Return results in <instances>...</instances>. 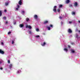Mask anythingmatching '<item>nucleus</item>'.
Here are the masks:
<instances>
[{"label": "nucleus", "instance_id": "nucleus-1", "mask_svg": "<svg viewBox=\"0 0 80 80\" xmlns=\"http://www.w3.org/2000/svg\"><path fill=\"white\" fill-rule=\"evenodd\" d=\"M57 6H55L53 7V11L54 12H55V13H56L57 12Z\"/></svg>", "mask_w": 80, "mask_h": 80}, {"label": "nucleus", "instance_id": "nucleus-2", "mask_svg": "<svg viewBox=\"0 0 80 80\" xmlns=\"http://www.w3.org/2000/svg\"><path fill=\"white\" fill-rule=\"evenodd\" d=\"M18 3L20 5H21L22 4V0H20L18 2Z\"/></svg>", "mask_w": 80, "mask_h": 80}, {"label": "nucleus", "instance_id": "nucleus-3", "mask_svg": "<svg viewBox=\"0 0 80 80\" xmlns=\"http://www.w3.org/2000/svg\"><path fill=\"white\" fill-rule=\"evenodd\" d=\"M74 6L76 7H77V6H78V3H77V2H76L74 3Z\"/></svg>", "mask_w": 80, "mask_h": 80}, {"label": "nucleus", "instance_id": "nucleus-4", "mask_svg": "<svg viewBox=\"0 0 80 80\" xmlns=\"http://www.w3.org/2000/svg\"><path fill=\"white\" fill-rule=\"evenodd\" d=\"M68 32V33H72V31L70 29H69Z\"/></svg>", "mask_w": 80, "mask_h": 80}, {"label": "nucleus", "instance_id": "nucleus-5", "mask_svg": "<svg viewBox=\"0 0 80 80\" xmlns=\"http://www.w3.org/2000/svg\"><path fill=\"white\" fill-rule=\"evenodd\" d=\"M0 53L1 54H4V51H2V50L0 49Z\"/></svg>", "mask_w": 80, "mask_h": 80}, {"label": "nucleus", "instance_id": "nucleus-6", "mask_svg": "<svg viewBox=\"0 0 80 80\" xmlns=\"http://www.w3.org/2000/svg\"><path fill=\"white\" fill-rule=\"evenodd\" d=\"M12 64H10V65H9V67L10 69H11L12 67Z\"/></svg>", "mask_w": 80, "mask_h": 80}, {"label": "nucleus", "instance_id": "nucleus-7", "mask_svg": "<svg viewBox=\"0 0 80 80\" xmlns=\"http://www.w3.org/2000/svg\"><path fill=\"white\" fill-rule=\"evenodd\" d=\"M34 18L35 19H37L38 18V16L37 15H35L34 16Z\"/></svg>", "mask_w": 80, "mask_h": 80}, {"label": "nucleus", "instance_id": "nucleus-8", "mask_svg": "<svg viewBox=\"0 0 80 80\" xmlns=\"http://www.w3.org/2000/svg\"><path fill=\"white\" fill-rule=\"evenodd\" d=\"M46 45V43L45 42H44L43 44H41V45L43 47H44Z\"/></svg>", "mask_w": 80, "mask_h": 80}, {"label": "nucleus", "instance_id": "nucleus-9", "mask_svg": "<svg viewBox=\"0 0 80 80\" xmlns=\"http://www.w3.org/2000/svg\"><path fill=\"white\" fill-rule=\"evenodd\" d=\"M48 21H45L44 22H43V24H46L47 23H48Z\"/></svg>", "mask_w": 80, "mask_h": 80}, {"label": "nucleus", "instance_id": "nucleus-10", "mask_svg": "<svg viewBox=\"0 0 80 80\" xmlns=\"http://www.w3.org/2000/svg\"><path fill=\"white\" fill-rule=\"evenodd\" d=\"M71 52L72 53H75V50L73 49H71Z\"/></svg>", "mask_w": 80, "mask_h": 80}, {"label": "nucleus", "instance_id": "nucleus-11", "mask_svg": "<svg viewBox=\"0 0 80 80\" xmlns=\"http://www.w3.org/2000/svg\"><path fill=\"white\" fill-rule=\"evenodd\" d=\"M23 26H24L23 24H21L19 25V27H20V28H22V27H23Z\"/></svg>", "mask_w": 80, "mask_h": 80}, {"label": "nucleus", "instance_id": "nucleus-12", "mask_svg": "<svg viewBox=\"0 0 80 80\" xmlns=\"http://www.w3.org/2000/svg\"><path fill=\"white\" fill-rule=\"evenodd\" d=\"M9 3V2H5V6H7L8 5Z\"/></svg>", "mask_w": 80, "mask_h": 80}, {"label": "nucleus", "instance_id": "nucleus-13", "mask_svg": "<svg viewBox=\"0 0 80 80\" xmlns=\"http://www.w3.org/2000/svg\"><path fill=\"white\" fill-rule=\"evenodd\" d=\"M64 51H65L66 52H68V49H67L66 48H64Z\"/></svg>", "mask_w": 80, "mask_h": 80}, {"label": "nucleus", "instance_id": "nucleus-14", "mask_svg": "<svg viewBox=\"0 0 80 80\" xmlns=\"http://www.w3.org/2000/svg\"><path fill=\"white\" fill-rule=\"evenodd\" d=\"M26 22H28L29 21V18H27L26 19Z\"/></svg>", "mask_w": 80, "mask_h": 80}, {"label": "nucleus", "instance_id": "nucleus-15", "mask_svg": "<svg viewBox=\"0 0 80 80\" xmlns=\"http://www.w3.org/2000/svg\"><path fill=\"white\" fill-rule=\"evenodd\" d=\"M2 11L0 10V16H2Z\"/></svg>", "mask_w": 80, "mask_h": 80}, {"label": "nucleus", "instance_id": "nucleus-16", "mask_svg": "<svg viewBox=\"0 0 80 80\" xmlns=\"http://www.w3.org/2000/svg\"><path fill=\"white\" fill-rule=\"evenodd\" d=\"M70 2V0H66V3H68Z\"/></svg>", "mask_w": 80, "mask_h": 80}, {"label": "nucleus", "instance_id": "nucleus-17", "mask_svg": "<svg viewBox=\"0 0 80 80\" xmlns=\"http://www.w3.org/2000/svg\"><path fill=\"white\" fill-rule=\"evenodd\" d=\"M15 42V39L12 40V44H13Z\"/></svg>", "mask_w": 80, "mask_h": 80}, {"label": "nucleus", "instance_id": "nucleus-18", "mask_svg": "<svg viewBox=\"0 0 80 80\" xmlns=\"http://www.w3.org/2000/svg\"><path fill=\"white\" fill-rule=\"evenodd\" d=\"M21 13L22 14H24V13H25V11H22Z\"/></svg>", "mask_w": 80, "mask_h": 80}, {"label": "nucleus", "instance_id": "nucleus-19", "mask_svg": "<svg viewBox=\"0 0 80 80\" xmlns=\"http://www.w3.org/2000/svg\"><path fill=\"white\" fill-rule=\"evenodd\" d=\"M70 7L72 8L73 7V5L72 4H70L69 5Z\"/></svg>", "mask_w": 80, "mask_h": 80}, {"label": "nucleus", "instance_id": "nucleus-20", "mask_svg": "<svg viewBox=\"0 0 80 80\" xmlns=\"http://www.w3.org/2000/svg\"><path fill=\"white\" fill-rule=\"evenodd\" d=\"M59 7L61 8V7H63V5H62V4H60L59 5Z\"/></svg>", "mask_w": 80, "mask_h": 80}, {"label": "nucleus", "instance_id": "nucleus-21", "mask_svg": "<svg viewBox=\"0 0 80 80\" xmlns=\"http://www.w3.org/2000/svg\"><path fill=\"white\" fill-rule=\"evenodd\" d=\"M28 28L30 29H31V28H32V27H31L30 26H29Z\"/></svg>", "mask_w": 80, "mask_h": 80}, {"label": "nucleus", "instance_id": "nucleus-22", "mask_svg": "<svg viewBox=\"0 0 80 80\" xmlns=\"http://www.w3.org/2000/svg\"><path fill=\"white\" fill-rule=\"evenodd\" d=\"M57 11H58V12H59L60 11V9H58Z\"/></svg>", "mask_w": 80, "mask_h": 80}, {"label": "nucleus", "instance_id": "nucleus-23", "mask_svg": "<svg viewBox=\"0 0 80 80\" xmlns=\"http://www.w3.org/2000/svg\"><path fill=\"white\" fill-rule=\"evenodd\" d=\"M72 15H75V12H72Z\"/></svg>", "mask_w": 80, "mask_h": 80}, {"label": "nucleus", "instance_id": "nucleus-24", "mask_svg": "<svg viewBox=\"0 0 80 80\" xmlns=\"http://www.w3.org/2000/svg\"><path fill=\"white\" fill-rule=\"evenodd\" d=\"M29 26H28V25H26V28H28V27Z\"/></svg>", "mask_w": 80, "mask_h": 80}, {"label": "nucleus", "instance_id": "nucleus-25", "mask_svg": "<svg viewBox=\"0 0 80 80\" xmlns=\"http://www.w3.org/2000/svg\"><path fill=\"white\" fill-rule=\"evenodd\" d=\"M48 30H50V27H48Z\"/></svg>", "mask_w": 80, "mask_h": 80}, {"label": "nucleus", "instance_id": "nucleus-26", "mask_svg": "<svg viewBox=\"0 0 80 80\" xmlns=\"http://www.w3.org/2000/svg\"><path fill=\"white\" fill-rule=\"evenodd\" d=\"M5 24H7L8 23V21H7L5 22Z\"/></svg>", "mask_w": 80, "mask_h": 80}, {"label": "nucleus", "instance_id": "nucleus-27", "mask_svg": "<svg viewBox=\"0 0 80 80\" xmlns=\"http://www.w3.org/2000/svg\"><path fill=\"white\" fill-rule=\"evenodd\" d=\"M8 63H10V60H8Z\"/></svg>", "mask_w": 80, "mask_h": 80}, {"label": "nucleus", "instance_id": "nucleus-28", "mask_svg": "<svg viewBox=\"0 0 80 80\" xmlns=\"http://www.w3.org/2000/svg\"><path fill=\"white\" fill-rule=\"evenodd\" d=\"M17 7L18 8H20V6H19V5H17Z\"/></svg>", "mask_w": 80, "mask_h": 80}, {"label": "nucleus", "instance_id": "nucleus-29", "mask_svg": "<svg viewBox=\"0 0 80 80\" xmlns=\"http://www.w3.org/2000/svg\"><path fill=\"white\" fill-rule=\"evenodd\" d=\"M29 34H32V32L31 31H29Z\"/></svg>", "mask_w": 80, "mask_h": 80}, {"label": "nucleus", "instance_id": "nucleus-30", "mask_svg": "<svg viewBox=\"0 0 80 80\" xmlns=\"http://www.w3.org/2000/svg\"><path fill=\"white\" fill-rule=\"evenodd\" d=\"M50 27H52L53 28V25H50Z\"/></svg>", "mask_w": 80, "mask_h": 80}, {"label": "nucleus", "instance_id": "nucleus-31", "mask_svg": "<svg viewBox=\"0 0 80 80\" xmlns=\"http://www.w3.org/2000/svg\"><path fill=\"white\" fill-rule=\"evenodd\" d=\"M3 18V19H4V20H6V17H4Z\"/></svg>", "mask_w": 80, "mask_h": 80}, {"label": "nucleus", "instance_id": "nucleus-32", "mask_svg": "<svg viewBox=\"0 0 80 80\" xmlns=\"http://www.w3.org/2000/svg\"><path fill=\"white\" fill-rule=\"evenodd\" d=\"M36 31H37V32L39 31V29L38 28H37L36 29Z\"/></svg>", "mask_w": 80, "mask_h": 80}, {"label": "nucleus", "instance_id": "nucleus-33", "mask_svg": "<svg viewBox=\"0 0 80 80\" xmlns=\"http://www.w3.org/2000/svg\"><path fill=\"white\" fill-rule=\"evenodd\" d=\"M36 37L37 38H38V37H40V36L39 35H37L36 36Z\"/></svg>", "mask_w": 80, "mask_h": 80}, {"label": "nucleus", "instance_id": "nucleus-34", "mask_svg": "<svg viewBox=\"0 0 80 80\" xmlns=\"http://www.w3.org/2000/svg\"><path fill=\"white\" fill-rule=\"evenodd\" d=\"M59 18H60V19H62V17H61V16H59Z\"/></svg>", "mask_w": 80, "mask_h": 80}, {"label": "nucleus", "instance_id": "nucleus-35", "mask_svg": "<svg viewBox=\"0 0 80 80\" xmlns=\"http://www.w3.org/2000/svg\"><path fill=\"white\" fill-rule=\"evenodd\" d=\"M18 8H16V10H18Z\"/></svg>", "mask_w": 80, "mask_h": 80}, {"label": "nucleus", "instance_id": "nucleus-36", "mask_svg": "<svg viewBox=\"0 0 80 80\" xmlns=\"http://www.w3.org/2000/svg\"><path fill=\"white\" fill-rule=\"evenodd\" d=\"M8 34H10V33H11V32H8Z\"/></svg>", "mask_w": 80, "mask_h": 80}, {"label": "nucleus", "instance_id": "nucleus-37", "mask_svg": "<svg viewBox=\"0 0 80 80\" xmlns=\"http://www.w3.org/2000/svg\"><path fill=\"white\" fill-rule=\"evenodd\" d=\"M68 48H70V46L69 45H68Z\"/></svg>", "mask_w": 80, "mask_h": 80}, {"label": "nucleus", "instance_id": "nucleus-38", "mask_svg": "<svg viewBox=\"0 0 80 80\" xmlns=\"http://www.w3.org/2000/svg\"><path fill=\"white\" fill-rule=\"evenodd\" d=\"M71 44H72V45H74V43L73 42H72L71 43Z\"/></svg>", "mask_w": 80, "mask_h": 80}, {"label": "nucleus", "instance_id": "nucleus-39", "mask_svg": "<svg viewBox=\"0 0 80 80\" xmlns=\"http://www.w3.org/2000/svg\"><path fill=\"white\" fill-rule=\"evenodd\" d=\"M0 69L1 70H3V68H0Z\"/></svg>", "mask_w": 80, "mask_h": 80}, {"label": "nucleus", "instance_id": "nucleus-40", "mask_svg": "<svg viewBox=\"0 0 80 80\" xmlns=\"http://www.w3.org/2000/svg\"><path fill=\"white\" fill-rule=\"evenodd\" d=\"M4 12H7V10L5 9V10H4Z\"/></svg>", "mask_w": 80, "mask_h": 80}, {"label": "nucleus", "instance_id": "nucleus-41", "mask_svg": "<svg viewBox=\"0 0 80 80\" xmlns=\"http://www.w3.org/2000/svg\"><path fill=\"white\" fill-rule=\"evenodd\" d=\"M76 37L77 38L78 37V34H76Z\"/></svg>", "mask_w": 80, "mask_h": 80}, {"label": "nucleus", "instance_id": "nucleus-42", "mask_svg": "<svg viewBox=\"0 0 80 80\" xmlns=\"http://www.w3.org/2000/svg\"><path fill=\"white\" fill-rule=\"evenodd\" d=\"M3 42H1V45H3Z\"/></svg>", "mask_w": 80, "mask_h": 80}, {"label": "nucleus", "instance_id": "nucleus-43", "mask_svg": "<svg viewBox=\"0 0 80 80\" xmlns=\"http://www.w3.org/2000/svg\"><path fill=\"white\" fill-rule=\"evenodd\" d=\"M69 23H72V22L70 21V22H69Z\"/></svg>", "mask_w": 80, "mask_h": 80}, {"label": "nucleus", "instance_id": "nucleus-44", "mask_svg": "<svg viewBox=\"0 0 80 80\" xmlns=\"http://www.w3.org/2000/svg\"><path fill=\"white\" fill-rule=\"evenodd\" d=\"M76 32H77V31H78V29H76Z\"/></svg>", "mask_w": 80, "mask_h": 80}, {"label": "nucleus", "instance_id": "nucleus-45", "mask_svg": "<svg viewBox=\"0 0 80 80\" xmlns=\"http://www.w3.org/2000/svg\"><path fill=\"white\" fill-rule=\"evenodd\" d=\"M17 73H20V71H18Z\"/></svg>", "mask_w": 80, "mask_h": 80}, {"label": "nucleus", "instance_id": "nucleus-46", "mask_svg": "<svg viewBox=\"0 0 80 80\" xmlns=\"http://www.w3.org/2000/svg\"><path fill=\"white\" fill-rule=\"evenodd\" d=\"M2 63V62H0V64H1Z\"/></svg>", "mask_w": 80, "mask_h": 80}, {"label": "nucleus", "instance_id": "nucleus-47", "mask_svg": "<svg viewBox=\"0 0 80 80\" xmlns=\"http://www.w3.org/2000/svg\"><path fill=\"white\" fill-rule=\"evenodd\" d=\"M78 22L79 23H80V21H78Z\"/></svg>", "mask_w": 80, "mask_h": 80}, {"label": "nucleus", "instance_id": "nucleus-48", "mask_svg": "<svg viewBox=\"0 0 80 80\" xmlns=\"http://www.w3.org/2000/svg\"><path fill=\"white\" fill-rule=\"evenodd\" d=\"M78 32H79V33H80V30L78 31Z\"/></svg>", "mask_w": 80, "mask_h": 80}, {"label": "nucleus", "instance_id": "nucleus-49", "mask_svg": "<svg viewBox=\"0 0 80 80\" xmlns=\"http://www.w3.org/2000/svg\"><path fill=\"white\" fill-rule=\"evenodd\" d=\"M42 34H43V35H45V33H42Z\"/></svg>", "mask_w": 80, "mask_h": 80}, {"label": "nucleus", "instance_id": "nucleus-50", "mask_svg": "<svg viewBox=\"0 0 80 80\" xmlns=\"http://www.w3.org/2000/svg\"><path fill=\"white\" fill-rule=\"evenodd\" d=\"M61 23H62V24H63V22H61Z\"/></svg>", "mask_w": 80, "mask_h": 80}]
</instances>
